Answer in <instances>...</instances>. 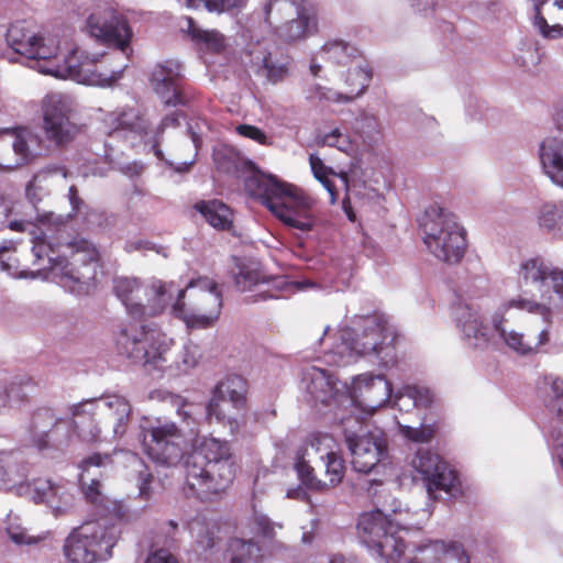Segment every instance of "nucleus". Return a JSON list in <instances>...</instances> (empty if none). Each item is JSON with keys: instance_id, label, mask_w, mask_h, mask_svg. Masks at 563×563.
<instances>
[{"instance_id": "obj_51", "label": "nucleus", "mask_w": 563, "mask_h": 563, "mask_svg": "<svg viewBox=\"0 0 563 563\" xmlns=\"http://www.w3.org/2000/svg\"><path fill=\"white\" fill-rule=\"evenodd\" d=\"M307 99L331 103H349L353 101V96L349 95L346 91L339 92L319 84H312L307 89Z\"/></svg>"}, {"instance_id": "obj_60", "label": "nucleus", "mask_w": 563, "mask_h": 563, "mask_svg": "<svg viewBox=\"0 0 563 563\" xmlns=\"http://www.w3.org/2000/svg\"><path fill=\"white\" fill-rule=\"evenodd\" d=\"M360 122V129L367 134H375L379 132V122L373 114L363 113L357 119Z\"/></svg>"}, {"instance_id": "obj_20", "label": "nucleus", "mask_w": 563, "mask_h": 563, "mask_svg": "<svg viewBox=\"0 0 563 563\" xmlns=\"http://www.w3.org/2000/svg\"><path fill=\"white\" fill-rule=\"evenodd\" d=\"M246 382L239 375H231L221 380L207 407L209 419H216L229 429L231 434L239 431L241 411L245 406Z\"/></svg>"}, {"instance_id": "obj_43", "label": "nucleus", "mask_w": 563, "mask_h": 563, "mask_svg": "<svg viewBox=\"0 0 563 563\" xmlns=\"http://www.w3.org/2000/svg\"><path fill=\"white\" fill-rule=\"evenodd\" d=\"M181 30L197 43H203L211 52H220L225 46L224 36L216 30H203L196 24L192 18H185Z\"/></svg>"}, {"instance_id": "obj_53", "label": "nucleus", "mask_w": 563, "mask_h": 563, "mask_svg": "<svg viewBox=\"0 0 563 563\" xmlns=\"http://www.w3.org/2000/svg\"><path fill=\"white\" fill-rule=\"evenodd\" d=\"M397 426L401 437L416 443L430 442L435 433L434 427L431 424H420V427L413 428L397 421Z\"/></svg>"}, {"instance_id": "obj_6", "label": "nucleus", "mask_w": 563, "mask_h": 563, "mask_svg": "<svg viewBox=\"0 0 563 563\" xmlns=\"http://www.w3.org/2000/svg\"><path fill=\"white\" fill-rule=\"evenodd\" d=\"M187 488L201 500L223 493L232 483L235 468L227 441L203 438L195 444L185 463Z\"/></svg>"}, {"instance_id": "obj_18", "label": "nucleus", "mask_w": 563, "mask_h": 563, "mask_svg": "<svg viewBox=\"0 0 563 563\" xmlns=\"http://www.w3.org/2000/svg\"><path fill=\"white\" fill-rule=\"evenodd\" d=\"M142 432L145 454L155 463L165 466L177 465L190 441L185 432L169 420L156 419L150 427H143Z\"/></svg>"}, {"instance_id": "obj_47", "label": "nucleus", "mask_w": 563, "mask_h": 563, "mask_svg": "<svg viewBox=\"0 0 563 563\" xmlns=\"http://www.w3.org/2000/svg\"><path fill=\"white\" fill-rule=\"evenodd\" d=\"M543 386L547 407L563 422V379L545 376Z\"/></svg>"}, {"instance_id": "obj_27", "label": "nucleus", "mask_w": 563, "mask_h": 563, "mask_svg": "<svg viewBox=\"0 0 563 563\" xmlns=\"http://www.w3.org/2000/svg\"><path fill=\"white\" fill-rule=\"evenodd\" d=\"M68 483H54L47 478H37L30 484H20L16 487L19 495H27L36 504H45L55 515L68 511L75 501Z\"/></svg>"}, {"instance_id": "obj_24", "label": "nucleus", "mask_w": 563, "mask_h": 563, "mask_svg": "<svg viewBox=\"0 0 563 563\" xmlns=\"http://www.w3.org/2000/svg\"><path fill=\"white\" fill-rule=\"evenodd\" d=\"M41 137L29 128L0 131V169H14L32 162L42 151Z\"/></svg>"}, {"instance_id": "obj_13", "label": "nucleus", "mask_w": 563, "mask_h": 563, "mask_svg": "<svg viewBox=\"0 0 563 563\" xmlns=\"http://www.w3.org/2000/svg\"><path fill=\"white\" fill-rule=\"evenodd\" d=\"M117 542V529L99 522H90L71 531L64 544L69 563H99L111 556Z\"/></svg>"}, {"instance_id": "obj_48", "label": "nucleus", "mask_w": 563, "mask_h": 563, "mask_svg": "<svg viewBox=\"0 0 563 563\" xmlns=\"http://www.w3.org/2000/svg\"><path fill=\"white\" fill-rule=\"evenodd\" d=\"M23 474L16 466V459L13 453L0 452V489L13 488L22 479Z\"/></svg>"}, {"instance_id": "obj_39", "label": "nucleus", "mask_w": 563, "mask_h": 563, "mask_svg": "<svg viewBox=\"0 0 563 563\" xmlns=\"http://www.w3.org/2000/svg\"><path fill=\"white\" fill-rule=\"evenodd\" d=\"M367 548L380 556L385 563H396L405 553L406 544L397 531L388 529L373 545Z\"/></svg>"}, {"instance_id": "obj_40", "label": "nucleus", "mask_w": 563, "mask_h": 563, "mask_svg": "<svg viewBox=\"0 0 563 563\" xmlns=\"http://www.w3.org/2000/svg\"><path fill=\"white\" fill-rule=\"evenodd\" d=\"M372 80V70L364 60L351 64L344 77L346 92L353 96V100L362 96Z\"/></svg>"}, {"instance_id": "obj_25", "label": "nucleus", "mask_w": 563, "mask_h": 563, "mask_svg": "<svg viewBox=\"0 0 563 563\" xmlns=\"http://www.w3.org/2000/svg\"><path fill=\"white\" fill-rule=\"evenodd\" d=\"M75 420L55 417L51 409L35 411L31 424V441L40 451L66 446L75 431Z\"/></svg>"}, {"instance_id": "obj_34", "label": "nucleus", "mask_w": 563, "mask_h": 563, "mask_svg": "<svg viewBox=\"0 0 563 563\" xmlns=\"http://www.w3.org/2000/svg\"><path fill=\"white\" fill-rule=\"evenodd\" d=\"M388 529H391V527L385 509H375L363 512L358 518V538L366 547L373 545V543H375Z\"/></svg>"}, {"instance_id": "obj_26", "label": "nucleus", "mask_w": 563, "mask_h": 563, "mask_svg": "<svg viewBox=\"0 0 563 563\" xmlns=\"http://www.w3.org/2000/svg\"><path fill=\"white\" fill-rule=\"evenodd\" d=\"M299 388L314 402L330 405L334 401L343 405L346 384L341 383L331 371L307 364L299 373Z\"/></svg>"}, {"instance_id": "obj_63", "label": "nucleus", "mask_w": 563, "mask_h": 563, "mask_svg": "<svg viewBox=\"0 0 563 563\" xmlns=\"http://www.w3.org/2000/svg\"><path fill=\"white\" fill-rule=\"evenodd\" d=\"M439 3V0H410L411 8L421 14H429L434 11Z\"/></svg>"}, {"instance_id": "obj_16", "label": "nucleus", "mask_w": 563, "mask_h": 563, "mask_svg": "<svg viewBox=\"0 0 563 563\" xmlns=\"http://www.w3.org/2000/svg\"><path fill=\"white\" fill-rule=\"evenodd\" d=\"M520 287H533L540 295L537 303L547 305L551 314L563 305V269L556 268L542 257L522 260L516 271Z\"/></svg>"}, {"instance_id": "obj_49", "label": "nucleus", "mask_w": 563, "mask_h": 563, "mask_svg": "<svg viewBox=\"0 0 563 563\" xmlns=\"http://www.w3.org/2000/svg\"><path fill=\"white\" fill-rule=\"evenodd\" d=\"M312 454L314 453L311 451L310 445L303 452H298L295 463L296 472L305 486L312 489H324L322 481L313 475V468L309 465V461L306 460V456L310 457Z\"/></svg>"}, {"instance_id": "obj_28", "label": "nucleus", "mask_w": 563, "mask_h": 563, "mask_svg": "<svg viewBox=\"0 0 563 563\" xmlns=\"http://www.w3.org/2000/svg\"><path fill=\"white\" fill-rule=\"evenodd\" d=\"M180 78L181 66L174 60L157 63L148 73L150 86L165 106L183 103Z\"/></svg>"}, {"instance_id": "obj_31", "label": "nucleus", "mask_w": 563, "mask_h": 563, "mask_svg": "<svg viewBox=\"0 0 563 563\" xmlns=\"http://www.w3.org/2000/svg\"><path fill=\"white\" fill-rule=\"evenodd\" d=\"M532 10L533 25L549 40L563 37V0H527Z\"/></svg>"}, {"instance_id": "obj_2", "label": "nucleus", "mask_w": 563, "mask_h": 563, "mask_svg": "<svg viewBox=\"0 0 563 563\" xmlns=\"http://www.w3.org/2000/svg\"><path fill=\"white\" fill-rule=\"evenodd\" d=\"M33 265L36 271H18L15 258L10 253L11 242L0 245V266L9 275L16 278L52 279L63 288L75 294L89 291L97 275L98 251L87 240L76 239L66 244L53 245L47 241V234L32 232Z\"/></svg>"}, {"instance_id": "obj_12", "label": "nucleus", "mask_w": 563, "mask_h": 563, "mask_svg": "<svg viewBox=\"0 0 563 563\" xmlns=\"http://www.w3.org/2000/svg\"><path fill=\"white\" fill-rule=\"evenodd\" d=\"M132 406L121 395H103L95 401V418L79 431L86 442H112L122 438L130 424Z\"/></svg>"}, {"instance_id": "obj_8", "label": "nucleus", "mask_w": 563, "mask_h": 563, "mask_svg": "<svg viewBox=\"0 0 563 563\" xmlns=\"http://www.w3.org/2000/svg\"><path fill=\"white\" fill-rule=\"evenodd\" d=\"M494 298L487 283L474 278L462 285L452 307V317L462 341L471 349L483 350L489 343L488 327L483 316L488 313Z\"/></svg>"}, {"instance_id": "obj_42", "label": "nucleus", "mask_w": 563, "mask_h": 563, "mask_svg": "<svg viewBox=\"0 0 563 563\" xmlns=\"http://www.w3.org/2000/svg\"><path fill=\"white\" fill-rule=\"evenodd\" d=\"M431 390L424 386L406 385L395 395V406L408 411L412 407H428L432 402Z\"/></svg>"}, {"instance_id": "obj_19", "label": "nucleus", "mask_w": 563, "mask_h": 563, "mask_svg": "<svg viewBox=\"0 0 563 563\" xmlns=\"http://www.w3.org/2000/svg\"><path fill=\"white\" fill-rule=\"evenodd\" d=\"M344 440L351 453V464L358 473H369L388 457V443L383 431L360 434L362 423L352 418H340Z\"/></svg>"}, {"instance_id": "obj_52", "label": "nucleus", "mask_w": 563, "mask_h": 563, "mask_svg": "<svg viewBox=\"0 0 563 563\" xmlns=\"http://www.w3.org/2000/svg\"><path fill=\"white\" fill-rule=\"evenodd\" d=\"M309 163L313 176L323 185V187L329 192L331 203H334L336 201L338 195L335 186L333 181L330 179V176L335 174L331 168L325 166L322 159L316 154H310Z\"/></svg>"}, {"instance_id": "obj_44", "label": "nucleus", "mask_w": 563, "mask_h": 563, "mask_svg": "<svg viewBox=\"0 0 563 563\" xmlns=\"http://www.w3.org/2000/svg\"><path fill=\"white\" fill-rule=\"evenodd\" d=\"M188 529L196 544L202 550L211 549L218 540V525L202 517L194 518L189 522Z\"/></svg>"}, {"instance_id": "obj_41", "label": "nucleus", "mask_w": 563, "mask_h": 563, "mask_svg": "<svg viewBox=\"0 0 563 563\" xmlns=\"http://www.w3.org/2000/svg\"><path fill=\"white\" fill-rule=\"evenodd\" d=\"M195 209L216 229H229L232 223V211L219 200L200 201Z\"/></svg>"}, {"instance_id": "obj_17", "label": "nucleus", "mask_w": 563, "mask_h": 563, "mask_svg": "<svg viewBox=\"0 0 563 563\" xmlns=\"http://www.w3.org/2000/svg\"><path fill=\"white\" fill-rule=\"evenodd\" d=\"M75 111L76 101L70 95L47 93L41 101V130L45 140L56 147L71 143L80 132L79 125L71 121Z\"/></svg>"}, {"instance_id": "obj_21", "label": "nucleus", "mask_w": 563, "mask_h": 563, "mask_svg": "<svg viewBox=\"0 0 563 563\" xmlns=\"http://www.w3.org/2000/svg\"><path fill=\"white\" fill-rule=\"evenodd\" d=\"M89 34L97 41L119 48L118 56H130L131 29L126 20L107 1L96 4L87 18Z\"/></svg>"}, {"instance_id": "obj_37", "label": "nucleus", "mask_w": 563, "mask_h": 563, "mask_svg": "<svg viewBox=\"0 0 563 563\" xmlns=\"http://www.w3.org/2000/svg\"><path fill=\"white\" fill-rule=\"evenodd\" d=\"M224 558L228 563H264L260 545L253 540L241 538L228 541Z\"/></svg>"}, {"instance_id": "obj_55", "label": "nucleus", "mask_w": 563, "mask_h": 563, "mask_svg": "<svg viewBox=\"0 0 563 563\" xmlns=\"http://www.w3.org/2000/svg\"><path fill=\"white\" fill-rule=\"evenodd\" d=\"M251 521L255 533L265 539H273L275 537L276 529L282 528V525L273 522L265 514L255 509L253 510Z\"/></svg>"}, {"instance_id": "obj_64", "label": "nucleus", "mask_w": 563, "mask_h": 563, "mask_svg": "<svg viewBox=\"0 0 563 563\" xmlns=\"http://www.w3.org/2000/svg\"><path fill=\"white\" fill-rule=\"evenodd\" d=\"M122 174L133 178L142 174L143 165L139 162L119 164L117 167Z\"/></svg>"}, {"instance_id": "obj_10", "label": "nucleus", "mask_w": 563, "mask_h": 563, "mask_svg": "<svg viewBox=\"0 0 563 563\" xmlns=\"http://www.w3.org/2000/svg\"><path fill=\"white\" fill-rule=\"evenodd\" d=\"M428 251L445 263L460 262L466 251V232L456 216L440 206H430L420 219Z\"/></svg>"}, {"instance_id": "obj_15", "label": "nucleus", "mask_w": 563, "mask_h": 563, "mask_svg": "<svg viewBox=\"0 0 563 563\" xmlns=\"http://www.w3.org/2000/svg\"><path fill=\"white\" fill-rule=\"evenodd\" d=\"M104 123L109 128V137H123L134 144V137H140L150 143L155 156L164 159L163 152L159 148L161 136L165 129L179 125L177 112H173L163 118L156 130L150 134V121L135 109H125L107 114Z\"/></svg>"}, {"instance_id": "obj_33", "label": "nucleus", "mask_w": 563, "mask_h": 563, "mask_svg": "<svg viewBox=\"0 0 563 563\" xmlns=\"http://www.w3.org/2000/svg\"><path fill=\"white\" fill-rule=\"evenodd\" d=\"M418 556L409 563H470L464 545L457 541L432 540L416 549Z\"/></svg>"}, {"instance_id": "obj_3", "label": "nucleus", "mask_w": 563, "mask_h": 563, "mask_svg": "<svg viewBox=\"0 0 563 563\" xmlns=\"http://www.w3.org/2000/svg\"><path fill=\"white\" fill-rule=\"evenodd\" d=\"M553 317L547 305L520 295L500 302L489 322L508 349L526 356L549 343Z\"/></svg>"}, {"instance_id": "obj_22", "label": "nucleus", "mask_w": 563, "mask_h": 563, "mask_svg": "<svg viewBox=\"0 0 563 563\" xmlns=\"http://www.w3.org/2000/svg\"><path fill=\"white\" fill-rule=\"evenodd\" d=\"M265 16L269 24H278L277 35L288 43L305 38L316 27L314 18L291 0H268Z\"/></svg>"}, {"instance_id": "obj_36", "label": "nucleus", "mask_w": 563, "mask_h": 563, "mask_svg": "<svg viewBox=\"0 0 563 563\" xmlns=\"http://www.w3.org/2000/svg\"><path fill=\"white\" fill-rule=\"evenodd\" d=\"M68 173L63 166H52L38 172L26 186V196L32 201L41 200L38 192H48L52 187L64 183Z\"/></svg>"}, {"instance_id": "obj_4", "label": "nucleus", "mask_w": 563, "mask_h": 563, "mask_svg": "<svg viewBox=\"0 0 563 563\" xmlns=\"http://www.w3.org/2000/svg\"><path fill=\"white\" fill-rule=\"evenodd\" d=\"M115 345L120 354L134 363L143 364L148 371L169 375L187 373L198 364L201 357L199 346L187 343L177 358L169 362L174 340L153 323L122 329L117 335Z\"/></svg>"}, {"instance_id": "obj_56", "label": "nucleus", "mask_w": 563, "mask_h": 563, "mask_svg": "<svg viewBox=\"0 0 563 563\" xmlns=\"http://www.w3.org/2000/svg\"><path fill=\"white\" fill-rule=\"evenodd\" d=\"M173 404L177 407L178 416L187 423L190 434L195 432L196 416L199 413L200 408L195 404H188L178 396H173Z\"/></svg>"}, {"instance_id": "obj_61", "label": "nucleus", "mask_w": 563, "mask_h": 563, "mask_svg": "<svg viewBox=\"0 0 563 563\" xmlns=\"http://www.w3.org/2000/svg\"><path fill=\"white\" fill-rule=\"evenodd\" d=\"M144 563H179L177 558L166 549L151 552Z\"/></svg>"}, {"instance_id": "obj_29", "label": "nucleus", "mask_w": 563, "mask_h": 563, "mask_svg": "<svg viewBox=\"0 0 563 563\" xmlns=\"http://www.w3.org/2000/svg\"><path fill=\"white\" fill-rule=\"evenodd\" d=\"M336 448L334 438L327 433L314 434L310 440L311 451L319 455L324 467V476L327 478V482H322L324 488L338 486L345 475V463L338 453Z\"/></svg>"}, {"instance_id": "obj_45", "label": "nucleus", "mask_w": 563, "mask_h": 563, "mask_svg": "<svg viewBox=\"0 0 563 563\" xmlns=\"http://www.w3.org/2000/svg\"><path fill=\"white\" fill-rule=\"evenodd\" d=\"M318 56L321 59L342 66H350L358 60L356 49L347 43L338 40L327 42Z\"/></svg>"}, {"instance_id": "obj_23", "label": "nucleus", "mask_w": 563, "mask_h": 563, "mask_svg": "<svg viewBox=\"0 0 563 563\" xmlns=\"http://www.w3.org/2000/svg\"><path fill=\"white\" fill-rule=\"evenodd\" d=\"M411 467L421 475L431 497L437 498L438 492H444L450 496L460 493V482L455 471L438 454L419 449L411 460Z\"/></svg>"}, {"instance_id": "obj_7", "label": "nucleus", "mask_w": 563, "mask_h": 563, "mask_svg": "<svg viewBox=\"0 0 563 563\" xmlns=\"http://www.w3.org/2000/svg\"><path fill=\"white\" fill-rule=\"evenodd\" d=\"M245 188L286 225L300 231L312 228L313 200L297 186L258 173L246 178Z\"/></svg>"}, {"instance_id": "obj_38", "label": "nucleus", "mask_w": 563, "mask_h": 563, "mask_svg": "<svg viewBox=\"0 0 563 563\" xmlns=\"http://www.w3.org/2000/svg\"><path fill=\"white\" fill-rule=\"evenodd\" d=\"M539 228L553 236H563V200L544 202L538 210Z\"/></svg>"}, {"instance_id": "obj_54", "label": "nucleus", "mask_w": 563, "mask_h": 563, "mask_svg": "<svg viewBox=\"0 0 563 563\" xmlns=\"http://www.w3.org/2000/svg\"><path fill=\"white\" fill-rule=\"evenodd\" d=\"M188 8H198L203 4L209 11L225 12L234 9H241L246 0H184Z\"/></svg>"}, {"instance_id": "obj_11", "label": "nucleus", "mask_w": 563, "mask_h": 563, "mask_svg": "<svg viewBox=\"0 0 563 563\" xmlns=\"http://www.w3.org/2000/svg\"><path fill=\"white\" fill-rule=\"evenodd\" d=\"M113 290L128 313L141 319L161 314L174 299L176 284L159 279L143 283L134 277H117Z\"/></svg>"}, {"instance_id": "obj_57", "label": "nucleus", "mask_w": 563, "mask_h": 563, "mask_svg": "<svg viewBox=\"0 0 563 563\" xmlns=\"http://www.w3.org/2000/svg\"><path fill=\"white\" fill-rule=\"evenodd\" d=\"M239 135L250 139L261 145L269 146L273 144L271 137H268L264 131L260 128L251 124H240L235 128Z\"/></svg>"}, {"instance_id": "obj_35", "label": "nucleus", "mask_w": 563, "mask_h": 563, "mask_svg": "<svg viewBox=\"0 0 563 563\" xmlns=\"http://www.w3.org/2000/svg\"><path fill=\"white\" fill-rule=\"evenodd\" d=\"M385 511H387L391 529L397 528L398 531L419 530L428 519L427 510L411 511L408 507H404L398 499H393L391 504L385 507Z\"/></svg>"}, {"instance_id": "obj_32", "label": "nucleus", "mask_w": 563, "mask_h": 563, "mask_svg": "<svg viewBox=\"0 0 563 563\" xmlns=\"http://www.w3.org/2000/svg\"><path fill=\"white\" fill-rule=\"evenodd\" d=\"M556 125L563 133V108L556 114ZM539 157L543 173L563 189V140L555 135L547 136L540 144Z\"/></svg>"}, {"instance_id": "obj_62", "label": "nucleus", "mask_w": 563, "mask_h": 563, "mask_svg": "<svg viewBox=\"0 0 563 563\" xmlns=\"http://www.w3.org/2000/svg\"><path fill=\"white\" fill-rule=\"evenodd\" d=\"M95 401L96 399H88L73 405L70 408L73 419L82 415H92L95 417Z\"/></svg>"}, {"instance_id": "obj_30", "label": "nucleus", "mask_w": 563, "mask_h": 563, "mask_svg": "<svg viewBox=\"0 0 563 563\" xmlns=\"http://www.w3.org/2000/svg\"><path fill=\"white\" fill-rule=\"evenodd\" d=\"M234 280L236 287L241 291H251L255 287L268 286L267 289L260 290L253 296V302L278 298L279 295L274 292L273 289L282 291L288 287V284L282 278L267 277L256 263L241 264L239 266V272L235 274Z\"/></svg>"}, {"instance_id": "obj_14", "label": "nucleus", "mask_w": 563, "mask_h": 563, "mask_svg": "<svg viewBox=\"0 0 563 563\" xmlns=\"http://www.w3.org/2000/svg\"><path fill=\"white\" fill-rule=\"evenodd\" d=\"M391 393V383L383 374H360L352 379L350 387L346 386L343 405H349L350 415L341 418H352L361 424L388 402Z\"/></svg>"}, {"instance_id": "obj_59", "label": "nucleus", "mask_w": 563, "mask_h": 563, "mask_svg": "<svg viewBox=\"0 0 563 563\" xmlns=\"http://www.w3.org/2000/svg\"><path fill=\"white\" fill-rule=\"evenodd\" d=\"M553 455L560 464L563 475V429H554L551 433Z\"/></svg>"}, {"instance_id": "obj_46", "label": "nucleus", "mask_w": 563, "mask_h": 563, "mask_svg": "<svg viewBox=\"0 0 563 563\" xmlns=\"http://www.w3.org/2000/svg\"><path fill=\"white\" fill-rule=\"evenodd\" d=\"M257 73L272 82L282 81L288 76V64L274 59L271 53H261L255 56Z\"/></svg>"}, {"instance_id": "obj_5", "label": "nucleus", "mask_w": 563, "mask_h": 563, "mask_svg": "<svg viewBox=\"0 0 563 563\" xmlns=\"http://www.w3.org/2000/svg\"><path fill=\"white\" fill-rule=\"evenodd\" d=\"M394 339V331L384 316L375 313L356 317L353 327L339 330L335 341L325 353V362L342 366L362 355L373 354L382 367L391 368L397 363Z\"/></svg>"}, {"instance_id": "obj_1", "label": "nucleus", "mask_w": 563, "mask_h": 563, "mask_svg": "<svg viewBox=\"0 0 563 563\" xmlns=\"http://www.w3.org/2000/svg\"><path fill=\"white\" fill-rule=\"evenodd\" d=\"M7 43L15 53L34 60L40 73L86 86L112 87L128 67L123 63L109 73L98 71L95 67L106 56L103 53L89 54L67 38L47 31L36 32L22 22L9 27Z\"/></svg>"}, {"instance_id": "obj_50", "label": "nucleus", "mask_w": 563, "mask_h": 563, "mask_svg": "<svg viewBox=\"0 0 563 563\" xmlns=\"http://www.w3.org/2000/svg\"><path fill=\"white\" fill-rule=\"evenodd\" d=\"M319 143L335 147L350 156L356 151L355 143L351 140L350 135L344 133L340 128H332L330 131L320 134Z\"/></svg>"}, {"instance_id": "obj_9", "label": "nucleus", "mask_w": 563, "mask_h": 563, "mask_svg": "<svg viewBox=\"0 0 563 563\" xmlns=\"http://www.w3.org/2000/svg\"><path fill=\"white\" fill-rule=\"evenodd\" d=\"M174 316L189 329H208L216 324L222 309V292L207 276L191 279L184 289L176 286L170 305Z\"/></svg>"}, {"instance_id": "obj_58", "label": "nucleus", "mask_w": 563, "mask_h": 563, "mask_svg": "<svg viewBox=\"0 0 563 563\" xmlns=\"http://www.w3.org/2000/svg\"><path fill=\"white\" fill-rule=\"evenodd\" d=\"M7 532L12 542L18 545L32 544L36 542V539L29 536L23 527L19 523H9Z\"/></svg>"}]
</instances>
